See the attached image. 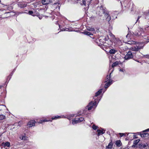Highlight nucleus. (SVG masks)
I'll return each instance as SVG.
<instances>
[{"label":"nucleus","instance_id":"nucleus-1","mask_svg":"<svg viewBox=\"0 0 149 149\" xmlns=\"http://www.w3.org/2000/svg\"><path fill=\"white\" fill-rule=\"evenodd\" d=\"M134 34L136 36H141L143 38L145 39H146V42H149V39L148 37H146L144 35L143 29L141 27H139L137 30L134 32Z\"/></svg>","mask_w":149,"mask_h":149},{"label":"nucleus","instance_id":"nucleus-2","mask_svg":"<svg viewBox=\"0 0 149 149\" xmlns=\"http://www.w3.org/2000/svg\"><path fill=\"white\" fill-rule=\"evenodd\" d=\"M97 105V100H94V101H92L89 103L88 105L86 107V109L90 111L93 109H95Z\"/></svg>","mask_w":149,"mask_h":149},{"label":"nucleus","instance_id":"nucleus-3","mask_svg":"<svg viewBox=\"0 0 149 149\" xmlns=\"http://www.w3.org/2000/svg\"><path fill=\"white\" fill-rule=\"evenodd\" d=\"M91 2V0H82V3L81 4L85 6L84 9L85 10H87L89 8V5Z\"/></svg>","mask_w":149,"mask_h":149},{"label":"nucleus","instance_id":"nucleus-4","mask_svg":"<svg viewBox=\"0 0 149 149\" xmlns=\"http://www.w3.org/2000/svg\"><path fill=\"white\" fill-rule=\"evenodd\" d=\"M97 10H99V15L101 16L102 14L104 13V15L105 14V13L107 11L106 10V8L104 6H101L97 8Z\"/></svg>","mask_w":149,"mask_h":149},{"label":"nucleus","instance_id":"nucleus-5","mask_svg":"<svg viewBox=\"0 0 149 149\" xmlns=\"http://www.w3.org/2000/svg\"><path fill=\"white\" fill-rule=\"evenodd\" d=\"M84 120V118L82 117H77L72 120V124L75 125L77 123H80Z\"/></svg>","mask_w":149,"mask_h":149},{"label":"nucleus","instance_id":"nucleus-6","mask_svg":"<svg viewBox=\"0 0 149 149\" xmlns=\"http://www.w3.org/2000/svg\"><path fill=\"white\" fill-rule=\"evenodd\" d=\"M137 45H138V46L136 45V46H134L132 47H131L130 48V50L132 51L137 52L140 49L143 48V47H141L139 46V44L138 43Z\"/></svg>","mask_w":149,"mask_h":149},{"label":"nucleus","instance_id":"nucleus-7","mask_svg":"<svg viewBox=\"0 0 149 149\" xmlns=\"http://www.w3.org/2000/svg\"><path fill=\"white\" fill-rule=\"evenodd\" d=\"M133 57V55L131 51H129L125 56V60H128Z\"/></svg>","mask_w":149,"mask_h":149},{"label":"nucleus","instance_id":"nucleus-8","mask_svg":"<svg viewBox=\"0 0 149 149\" xmlns=\"http://www.w3.org/2000/svg\"><path fill=\"white\" fill-rule=\"evenodd\" d=\"M109 35L111 37V39H112V41H113L115 43L117 44V42L120 41L118 40V39L116 38L115 37V36L111 33H109Z\"/></svg>","mask_w":149,"mask_h":149},{"label":"nucleus","instance_id":"nucleus-9","mask_svg":"<svg viewBox=\"0 0 149 149\" xmlns=\"http://www.w3.org/2000/svg\"><path fill=\"white\" fill-rule=\"evenodd\" d=\"M139 147L141 149H147L148 144L147 143H141L139 144Z\"/></svg>","mask_w":149,"mask_h":149},{"label":"nucleus","instance_id":"nucleus-10","mask_svg":"<svg viewBox=\"0 0 149 149\" xmlns=\"http://www.w3.org/2000/svg\"><path fill=\"white\" fill-rule=\"evenodd\" d=\"M104 16L106 18V20L109 22L111 19V17L110 16L109 13L108 11H107L105 13V14L104 15Z\"/></svg>","mask_w":149,"mask_h":149},{"label":"nucleus","instance_id":"nucleus-11","mask_svg":"<svg viewBox=\"0 0 149 149\" xmlns=\"http://www.w3.org/2000/svg\"><path fill=\"white\" fill-rule=\"evenodd\" d=\"M36 121L34 120H30L28 123L27 125L29 127H32L35 125V123Z\"/></svg>","mask_w":149,"mask_h":149},{"label":"nucleus","instance_id":"nucleus-12","mask_svg":"<svg viewBox=\"0 0 149 149\" xmlns=\"http://www.w3.org/2000/svg\"><path fill=\"white\" fill-rule=\"evenodd\" d=\"M112 79H111L109 80V81L106 83L104 86V87L105 88H107L112 83Z\"/></svg>","mask_w":149,"mask_h":149},{"label":"nucleus","instance_id":"nucleus-13","mask_svg":"<svg viewBox=\"0 0 149 149\" xmlns=\"http://www.w3.org/2000/svg\"><path fill=\"white\" fill-rule=\"evenodd\" d=\"M105 130L104 129H102L101 130H97V135L100 136L101 134H103L105 133Z\"/></svg>","mask_w":149,"mask_h":149},{"label":"nucleus","instance_id":"nucleus-14","mask_svg":"<svg viewBox=\"0 0 149 149\" xmlns=\"http://www.w3.org/2000/svg\"><path fill=\"white\" fill-rule=\"evenodd\" d=\"M51 2L52 0H42V3L43 5L48 4Z\"/></svg>","mask_w":149,"mask_h":149},{"label":"nucleus","instance_id":"nucleus-15","mask_svg":"<svg viewBox=\"0 0 149 149\" xmlns=\"http://www.w3.org/2000/svg\"><path fill=\"white\" fill-rule=\"evenodd\" d=\"M18 6L21 8H24L27 6L26 4L23 3H18Z\"/></svg>","mask_w":149,"mask_h":149},{"label":"nucleus","instance_id":"nucleus-16","mask_svg":"<svg viewBox=\"0 0 149 149\" xmlns=\"http://www.w3.org/2000/svg\"><path fill=\"white\" fill-rule=\"evenodd\" d=\"M102 92V89H100L95 94V95L93 97V99L95 100L96 97L97 96L99 95Z\"/></svg>","mask_w":149,"mask_h":149},{"label":"nucleus","instance_id":"nucleus-17","mask_svg":"<svg viewBox=\"0 0 149 149\" xmlns=\"http://www.w3.org/2000/svg\"><path fill=\"white\" fill-rule=\"evenodd\" d=\"M65 117L64 116H55L52 117V120H56L58 119H59L61 118H65Z\"/></svg>","mask_w":149,"mask_h":149},{"label":"nucleus","instance_id":"nucleus-18","mask_svg":"<svg viewBox=\"0 0 149 149\" xmlns=\"http://www.w3.org/2000/svg\"><path fill=\"white\" fill-rule=\"evenodd\" d=\"M113 70H112L110 73L109 75H107L106 77V79H105L104 82H107L108 81H109V80L111 79L110 78V75L111 74V73L113 72Z\"/></svg>","mask_w":149,"mask_h":149},{"label":"nucleus","instance_id":"nucleus-19","mask_svg":"<svg viewBox=\"0 0 149 149\" xmlns=\"http://www.w3.org/2000/svg\"><path fill=\"white\" fill-rule=\"evenodd\" d=\"M139 141V139L135 140L133 141L134 144L132 146V148H135L136 147V146L137 145Z\"/></svg>","mask_w":149,"mask_h":149},{"label":"nucleus","instance_id":"nucleus-20","mask_svg":"<svg viewBox=\"0 0 149 149\" xmlns=\"http://www.w3.org/2000/svg\"><path fill=\"white\" fill-rule=\"evenodd\" d=\"M1 145L4 147L7 146L8 147H9L10 146V143L8 142H3L1 144Z\"/></svg>","mask_w":149,"mask_h":149},{"label":"nucleus","instance_id":"nucleus-21","mask_svg":"<svg viewBox=\"0 0 149 149\" xmlns=\"http://www.w3.org/2000/svg\"><path fill=\"white\" fill-rule=\"evenodd\" d=\"M117 52V50L114 49H111L109 51L110 54H114Z\"/></svg>","mask_w":149,"mask_h":149},{"label":"nucleus","instance_id":"nucleus-22","mask_svg":"<svg viewBox=\"0 0 149 149\" xmlns=\"http://www.w3.org/2000/svg\"><path fill=\"white\" fill-rule=\"evenodd\" d=\"M113 144L112 142H110L108 146H106V148L107 149H111L113 147Z\"/></svg>","mask_w":149,"mask_h":149},{"label":"nucleus","instance_id":"nucleus-23","mask_svg":"<svg viewBox=\"0 0 149 149\" xmlns=\"http://www.w3.org/2000/svg\"><path fill=\"white\" fill-rule=\"evenodd\" d=\"M20 139L22 140H27L28 138V137L26 136L25 135H22L20 137Z\"/></svg>","mask_w":149,"mask_h":149},{"label":"nucleus","instance_id":"nucleus-24","mask_svg":"<svg viewBox=\"0 0 149 149\" xmlns=\"http://www.w3.org/2000/svg\"><path fill=\"white\" fill-rule=\"evenodd\" d=\"M100 40V39H99V38H98V39H97L95 42H96V43L98 44L99 45V46H100V47L102 49H103V50H104V49H105L104 48V46H105L104 45H100L99 43H98V41H99Z\"/></svg>","mask_w":149,"mask_h":149},{"label":"nucleus","instance_id":"nucleus-25","mask_svg":"<svg viewBox=\"0 0 149 149\" xmlns=\"http://www.w3.org/2000/svg\"><path fill=\"white\" fill-rule=\"evenodd\" d=\"M50 121V120H48L46 119V118H45L44 119L40 120L38 123H42L45 122H47Z\"/></svg>","mask_w":149,"mask_h":149},{"label":"nucleus","instance_id":"nucleus-26","mask_svg":"<svg viewBox=\"0 0 149 149\" xmlns=\"http://www.w3.org/2000/svg\"><path fill=\"white\" fill-rule=\"evenodd\" d=\"M6 108V106L3 105H0V111H2L3 109H5Z\"/></svg>","mask_w":149,"mask_h":149},{"label":"nucleus","instance_id":"nucleus-27","mask_svg":"<svg viewBox=\"0 0 149 149\" xmlns=\"http://www.w3.org/2000/svg\"><path fill=\"white\" fill-rule=\"evenodd\" d=\"M148 134L147 133H144L141 134V137H146L148 136Z\"/></svg>","mask_w":149,"mask_h":149},{"label":"nucleus","instance_id":"nucleus-28","mask_svg":"<svg viewBox=\"0 0 149 149\" xmlns=\"http://www.w3.org/2000/svg\"><path fill=\"white\" fill-rule=\"evenodd\" d=\"M136 42L132 40L128 41L127 44L130 45L134 44H136Z\"/></svg>","mask_w":149,"mask_h":149},{"label":"nucleus","instance_id":"nucleus-29","mask_svg":"<svg viewBox=\"0 0 149 149\" xmlns=\"http://www.w3.org/2000/svg\"><path fill=\"white\" fill-rule=\"evenodd\" d=\"M119 64V62L118 61H116L115 63H113L112 65V68H113L116 65Z\"/></svg>","mask_w":149,"mask_h":149},{"label":"nucleus","instance_id":"nucleus-30","mask_svg":"<svg viewBox=\"0 0 149 149\" xmlns=\"http://www.w3.org/2000/svg\"><path fill=\"white\" fill-rule=\"evenodd\" d=\"M116 145L120 147V141L118 140L116 142Z\"/></svg>","mask_w":149,"mask_h":149},{"label":"nucleus","instance_id":"nucleus-31","mask_svg":"<svg viewBox=\"0 0 149 149\" xmlns=\"http://www.w3.org/2000/svg\"><path fill=\"white\" fill-rule=\"evenodd\" d=\"M6 118V116L3 114L0 115V120H3Z\"/></svg>","mask_w":149,"mask_h":149},{"label":"nucleus","instance_id":"nucleus-32","mask_svg":"<svg viewBox=\"0 0 149 149\" xmlns=\"http://www.w3.org/2000/svg\"><path fill=\"white\" fill-rule=\"evenodd\" d=\"M84 33L85 35H87L88 36H90L92 35L91 33L88 31L84 32Z\"/></svg>","mask_w":149,"mask_h":149},{"label":"nucleus","instance_id":"nucleus-33","mask_svg":"<svg viewBox=\"0 0 149 149\" xmlns=\"http://www.w3.org/2000/svg\"><path fill=\"white\" fill-rule=\"evenodd\" d=\"M87 29L89 31H94V29L93 28H92L88 27L87 28Z\"/></svg>","mask_w":149,"mask_h":149},{"label":"nucleus","instance_id":"nucleus-34","mask_svg":"<svg viewBox=\"0 0 149 149\" xmlns=\"http://www.w3.org/2000/svg\"><path fill=\"white\" fill-rule=\"evenodd\" d=\"M97 126H96L95 125H93L92 126V128L94 130H95L97 129Z\"/></svg>","mask_w":149,"mask_h":149},{"label":"nucleus","instance_id":"nucleus-35","mask_svg":"<svg viewBox=\"0 0 149 149\" xmlns=\"http://www.w3.org/2000/svg\"><path fill=\"white\" fill-rule=\"evenodd\" d=\"M33 12L32 11L30 10L29 11V14L30 15H33Z\"/></svg>","mask_w":149,"mask_h":149},{"label":"nucleus","instance_id":"nucleus-36","mask_svg":"<svg viewBox=\"0 0 149 149\" xmlns=\"http://www.w3.org/2000/svg\"><path fill=\"white\" fill-rule=\"evenodd\" d=\"M119 71L120 72H124L125 71V70H124L123 69H121V68H120L119 69Z\"/></svg>","mask_w":149,"mask_h":149},{"label":"nucleus","instance_id":"nucleus-37","mask_svg":"<svg viewBox=\"0 0 149 149\" xmlns=\"http://www.w3.org/2000/svg\"><path fill=\"white\" fill-rule=\"evenodd\" d=\"M130 4L129 3H128V4H127V5H125V4H124V6L125 7H127V8H129V6H130Z\"/></svg>","mask_w":149,"mask_h":149},{"label":"nucleus","instance_id":"nucleus-38","mask_svg":"<svg viewBox=\"0 0 149 149\" xmlns=\"http://www.w3.org/2000/svg\"><path fill=\"white\" fill-rule=\"evenodd\" d=\"M119 134L120 137H122L123 136L125 135V134L123 133H120Z\"/></svg>","mask_w":149,"mask_h":149},{"label":"nucleus","instance_id":"nucleus-39","mask_svg":"<svg viewBox=\"0 0 149 149\" xmlns=\"http://www.w3.org/2000/svg\"><path fill=\"white\" fill-rule=\"evenodd\" d=\"M141 17V16H138V19H137V20H136V22L139 21V20L140 18Z\"/></svg>","mask_w":149,"mask_h":149},{"label":"nucleus","instance_id":"nucleus-40","mask_svg":"<svg viewBox=\"0 0 149 149\" xmlns=\"http://www.w3.org/2000/svg\"><path fill=\"white\" fill-rule=\"evenodd\" d=\"M148 131H149V128L143 131V132H147Z\"/></svg>","mask_w":149,"mask_h":149},{"label":"nucleus","instance_id":"nucleus-41","mask_svg":"<svg viewBox=\"0 0 149 149\" xmlns=\"http://www.w3.org/2000/svg\"><path fill=\"white\" fill-rule=\"evenodd\" d=\"M147 16H148V17H149V12L148 14L147 15Z\"/></svg>","mask_w":149,"mask_h":149},{"label":"nucleus","instance_id":"nucleus-42","mask_svg":"<svg viewBox=\"0 0 149 149\" xmlns=\"http://www.w3.org/2000/svg\"><path fill=\"white\" fill-rule=\"evenodd\" d=\"M63 29L64 30H62V31H65V29Z\"/></svg>","mask_w":149,"mask_h":149},{"label":"nucleus","instance_id":"nucleus-43","mask_svg":"<svg viewBox=\"0 0 149 149\" xmlns=\"http://www.w3.org/2000/svg\"><path fill=\"white\" fill-rule=\"evenodd\" d=\"M74 116V115H71V116Z\"/></svg>","mask_w":149,"mask_h":149},{"label":"nucleus","instance_id":"nucleus-44","mask_svg":"<svg viewBox=\"0 0 149 149\" xmlns=\"http://www.w3.org/2000/svg\"><path fill=\"white\" fill-rule=\"evenodd\" d=\"M1 87H2V86H0V88H1Z\"/></svg>","mask_w":149,"mask_h":149},{"label":"nucleus","instance_id":"nucleus-45","mask_svg":"<svg viewBox=\"0 0 149 149\" xmlns=\"http://www.w3.org/2000/svg\"><path fill=\"white\" fill-rule=\"evenodd\" d=\"M59 26L60 28V26L59 24Z\"/></svg>","mask_w":149,"mask_h":149},{"label":"nucleus","instance_id":"nucleus-46","mask_svg":"<svg viewBox=\"0 0 149 149\" xmlns=\"http://www.w3.org/2000/svg\"><path fill=\"white\" fill-rule=\"evenodd\" d=\"M131 11H133V9H131Z\"/></svg>","mask_w":149,"mask_h":149},{"label":"nucleus","instance_id":"nucleus-47","mask_svg":"<svg viewBox=\"0 0 149 149\" xmlns=\"http://www.w3.org/2000/svg\"><path fill=\"white\" fill-rule=\"evenodd\" d=\"M110 69H110L109 70L110 71Z\"/></svg>","mask_w":149,"mask_h":149},{"label":"nucleus","instance_id":"nucleus-48","mask_svg":"<svg viewBox=\"0 0 149 149\" xmlns=\"http://www.w3.org/2000/svg\"><path fill=\"white\" fill-rule=\"evenodd\" d=\"M128 36V35L126 36V37H127Z\"/></svg>","mask_w":149,"mask_h":149},{"label":"nucleus","instance_id":"nucleus-49","mask_svg":"<svg viewBox=\"0 0 149 149\" xmlns=\"http://www.w3.org/2000/svg\"><path fill=\"white\" fill-rule=\"evenodd\" d=\"M68 116H69V117H70V115Z\"/></svg>","mask_w":149,"mask_h":149},{"label":"nucleus","instance_id":"nucleus-50","mask_svg":"<svg viewBox=\"0 0 149 149\" xmlns=\"http://www.w3.org/2000/svg\"><path fill=\"white\" fill-rule=\"evenodd\" d=\"M1 2V0H0V3Z\"/></svg>","mask_w":149,"mask_h":149}]
</instances>
